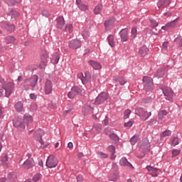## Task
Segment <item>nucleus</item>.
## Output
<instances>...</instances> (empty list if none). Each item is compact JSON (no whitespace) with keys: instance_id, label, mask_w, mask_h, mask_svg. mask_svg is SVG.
<instances>
[{"instance_id":"nucleus-1","label":"nucleus","mask_w":182,"mask_h":182,"mask_svg":"<svg viewBox=\"0 0 182 182\" xmlns=\"http://www.w3.org/2000/svg\"><path fill=\"white\" fill-rule=\"evenodd\" d=\"M25 161L23 163V167L24 168H26L28 170V168H32L35 166V160H33V158H32V154H26L25 156Z\"/></svg>"},{"instance_id":"nucleus-2","label":"nucleus","mask_w":182,"mask_h":182,"mask_svg":"<svg viewBox=\"0 0 182 182\" xmlns=\"http://www.w3.org/2000/svg\"><path fill=\"white\" fill-rule=\"evenodd\" d=\"M144 89L146 92H151L153 90V79L145 76L143 77Z\"/></svg>"},{"instance_id":"nucleus-3","label":"nucleus","mask_w":182,"mask_h":182,"mask_svg":"<svg viewBox=\"0 0 182 182\" xmlns=\"http://www.w3.org/2000/svg\"><path fill=\"white\" fill-rule=\"evenodd\" d=\"M135 114L140 116L142 120H147V119L151 116V112H149L141 107H138L135 109Z\"/></svg>"},{"instance_id":"nucleus-4","label":"nucleus","mask_w":182,"mask_h":182,"mask_svg":"<svg viewBox=\"0 0 182 182\" xmlns=\"http://www.w3.org/2000/svg\"><path fill=\"white\" fill-rule=\"evenodd\" d=\"M14 87H15V83H14V82H9L3 85V88L6 92V97H9L11 95H12V92H14Z\"/></svg>"},{"instance_id":"nucleus-5","label":"nucleus","mask_w":182,"mask_h":182,"mask_svg":"<svg viewBox=\"0 0 182 182\" xmlns=\"http://www.w3.org/2000/svg\"><path fill=\"white\" fill-rule=\"evenodd\" d=\"M46 166L48 168H55L58 166V159L53 156V155H50L47 159Z\"/></svg>"},{"instance_id":"nucleus-6","label":"nucleus","mask_w":182,"mask_h":182,"mask_svg":"<svg viewBox=\"0 0 182 182\" xmlns=\"http://www.w3.org/2000/svg\"><path fill=\"white\" fill-rule=\"evenodd\" d=\"M78 79H80L83 85H86L88 82H90V79H92V76L90 75V73L85 72V74L80 73L77 74Z\"/></svg>"},{"instance_id":"nucleus-7","label":"nucleus","mask_w":182,"mask_h":182,"mask_svg":"<svg viewBox=\"0 0 182 182\" xmlns=\"http://www.w3.org/2000/svg\"><path fill=\"white\" fill-rule=\"evenodd\" d=\"M24 83H26V85H28V83H30V85L32 87V90H35V87H36V85H38L37 75H33L31 78L26 79L24 80Z\"/></svg>"},{"instance_id":"nucleus-8","label":"nucleus","mask_w":182,"mask_h":182,"mask_svg":"<svg viewBox=\"0 0 182 182\" xmlns=\"http://www.w3.org/2000/svg\"><path fill=\"white\" fill-rule=\"evenodd\" d=\"M109 97V95L106 92H102L100 93L95 100V105H100L101 103H103L107 100V98Z\"/></svg>"},{"instance_id":"nucleus-9","label":"nucleus","mask_w":182,"mask_h":182,"mask_svg":"<svg viewBox=\"0 0 182 182\" xmlns=\"http://www.w3.org/2000/svg\"><path fill=\"white\" fill-rule=\"evenodd\" d=\"M52 90H53V84L52 81L46 80L44 85V92L46 95H51Z\"/></svg>"},{"instance_id":"nucleus-10","label":"nucleus","mask_w":182,"mask_h":182,"mask_svg":"<svg viewBox=\"0 0 182 182\" xmlns=\"http://www.w3.org/2000/svg\"><path fill=\"white\" fill-rule=\"evenodd\" d=\"M43 129H38L36 132V136L40 137L39 143L41 144V149H45V147H48L49 146V144L43 142L42 141V136H43Z\"/></svg>"},{"instance_id":"nucleus-11","label":"nucleus","mask_w":182,"mask_h":182,"mask_svg":"<svg viewBox=\"0 0 182 182\" xmlns=\"http://www.w3.org/2000/svg\"><path fill=\"white\" fill-rule=\"evenodd\" d=\"M68 46L69 48H70V49L76 50V49H79V48H81L82 42H80V41H79L78 39H73L70 41Z\"/></svg>"},{"instance_id":"nucleus-12","label":"nucleus","mask_w":182,"mask_h":182,"mask_svg":"<svg viewBox=\"0 0 182 182\" xmlns=\"http://www.w3.org/2000/svg\"><path fill=\"white\" fill-rule=\"evenodd\" d=\"M14 126L16 127L18 130H20V132L25 130V122L22 119H15L14 121Z\"/></svg>"},{"instance_id":"nucleus-13","label":"nucleus","mask_w":182,"mask_h":182,"mask_svg":"<svg viewBox=\"0 0 182 182\" xmlns=\"http://www.w3.org/2000/svg\"><path fill=\"white\" fill-rule=\"evenodd\" d=\"M82 90L78 87H73L71 90L68 92V97L69 99H74L77 95H79Z\"/></svg>"},{"instance_id":"nucleus-14","label":"nucleus","mask_w":182,"mask_h":182,"mask_svg":"<svg viewBox=\"0 0 182 182\" xmlns=\"http://www.w3.org/2000/svg\"><path fill=\"white\" fill-rule=\"evenodd\" d=\"M177 25V20H174L171 22L166 23L165 26L161 27L164 31H169V29H173Z\"/></svg>"},{"instance_id":"nucleus-15","label":"nucleus","mask_w":182,"mask_h":182,"mask_svg":"<svg viewBox=\"0 0 182 182\" xmlns=\"http://www.w3.org/2000/svg\"><path fill=\"white\" fill-rule=\"evenodd\" d=\"M163 93L164 96H166V99L167 100H171L173 99V90L170 88H166L163 90Z\"/></svg>"},{"instance_id":"nucleus-16","label":"nucleus","mask_w":182,"mask_h":182,"mask_svg":"<svg viewBox=\"0 0 182 182\" xmlns=\"http://www.w3.org/2000/svg\"><path fill=\"white\" fill-rule=\"evenodd\" d=\"M119 35L121 36L122 42H127V41L129 40V33H127V30L122 29L120 31Z\"/></svg>"},{"instance_id":"nucleus-17","label":"nucleus","mask_w":182,"mask_h":182,"mask_svg":"<svg viewBox=\"0 0 182 182\" xmlns=\"http://www.w3.org/2000/svg\"><path fill=\"white\" fill-rule=\"evenodd\" d=\"M57 28L63 31V28H65V18L62 16H59L57 18Z\"/></svg>"},{"instance_id":"nucleus-18","label":"nucleus","mask_w":182,"mask_h":182,"mask_svg":"<svg viewBox=\"0 0 182 182\" xmlns=\"http://www.w3.org/2000/svg\"><path fill=\"white\" fill-rule=\"evenodd\" d=\"M88 63L90 66H92V68H93V69H95V70L102 69V65L97 61L90 60L88 61Z\"/></svg>"},{"instance_id":"nucleus-19","label":"nucleus","mask_w":182,"mask_h":182,"mask_svg":"<svg viewBox=\"0 0 182 182\" xmlns=\"http://www.w3.org/2000/svg\"><path fill=\"white\" fill-rule=\"evenodd\" d=\"M46 65H48V55L44 54V55H41L40 67L41 68V69H43L45 68V66H46Z\"/></svg>"},{"instance_id":"nucleus-20","label":"nucleus","mask_w":182,"mask_h":182,"mask_svg":"<svg viewBox=\"0 0 182 182\" xmlns=\"http://www.w3.org/2000/svg\"><path fill=\"white\" fill-rule=\"evenodd\" d=\"M119 164L123 167H133V165H132V164H130V162L127 161V159H126V157H123L120 159Z\"/></svg>"},{"instance_id":"nucleus-21","label":"nucleus","mask_w":182,"mask_h":182,"mask_svg":"<svg viewBox=\"0 0 182 182\" xmlns=\"http://www.w3.org/2000/svg\"><path fill=\"white\" fill-rule=\"evenodd\" d=\"M23 122L26 123L27 125L31 124V123L33 122V117H32V115H30L28 114H25Z\"/></svg>"},{"instance_id":"nucleus-22","label":"nucleus","mask_w":182,"mask_h":182,"mask_svg":"<svg viewBox=\"0 0 182 182\" xmlns=\"http://www.w3.org/2000/svg\"><path fill=\"white\" fill-rule=\"evenodd\" d=\"M148 52L149 48H147L146 46H143L142 47H141L139 50V53L142 58H144V56L147 55Z\"/></svg>"},{"instance_id":"nucleus-23","label":"nucleus","mask_w":182,"mask_h":182,"mask_svg":"<svg viewBox=\"0 0 182 182\" xmlns=\"http://www.w3.org/2000/svg\"><path fill=\"white\" fill-rule=\"evenodd\" d=\"M15 109L18 112H23V110H25V108L23 107V103H22V102L18 101L14 106Z\"/></svg>"},{"instance_id":"nucleus-24","label":"nucleus","mask_w":182,"mask_h":182,"mask_svg":"<svg viewBox=\"0 0 182 182\" xmlns=\"http://www.w3.org/2000/svg\"><path fill=\"white\" fill-rule=\"evenodd\" d=\"M167 5H170V1L168 0H160L157 4L158 8H163L167 6Z\"/></svg>"},{"instance_id":"nucleus-25","label":"nucleus","mask_w":182,"mask_h":182,"mask_svg":"<svg viewBox=\"0 0 182 182\" xmlns=\"http://www.w3.org/2000/svg\"><path fill=\"white\" fill-rule=\"evenodd\" d=\"M51 59V62L52 63H53V65H57V63H59V54L58 53H55L53 55Z\"/></svg>"},{"instance_id":"nucleus-26","label":"nucleus","mask_w":182,"mask_h":182,"mask_svg":"<svg viewBox=\"0 0 182 182\" xmlns=\"http://www.w3.org/2000/svg\"><path fill=\"white\" fill-rule=\"evenodd\" d=\"M76 4L78 6V8L80 9H81V11H86L87 9V6H86L85 4H84L82 2V0H77L76 1Z\"/></svg>"},{"instance_id":"nucleus-27","label":"nucleus","mask_w":182,"mask_h":182,"mask_svg":"<svg viewBox=\"0 0 182 182\" xmlns=\"http://www.w3.org/2000/svg\"><path fill=\"white\" fill-rule=\"evenodd\" d=\"M107 41H108L109 46H111V48H114V46H116V42H114V36H109L107 37Z\"/></svg>"},{"instance_id":"nucleus-28","label":"nucleus","mask_w":182,"mask_h":182,"mask_svg":"<svg viewBox=\"0 0 182 182\" xmlns=\"http://www.w3.org/2000/svg\"><path fill=\"white\" fill-rule=\"evenodd\" d=\"M4 26L8 32L12 33L15 31V26L14 24L5 23Z\"/></svg>"},{"instance_id":"nucleus-29","label":"nucleus","mask_w":182,"mask_h":182,"mask_svg":"<svg viewBox=\"0 0 182 182\" xmlns=\"http://www.w3.org/2000/svg\"><path fill=\"white\" fill-rule=\"evenodd\" d=\"M9 16L12 18H18L19 16V13L16 11H14L13 9H9V12L8 14Z\"/></svg>"},{"instance_id":"nucleus-30","label":"nucleus","mask_w":182,"mask_h":182,"mask_svg":"<svg viewBox=\"0 0 182 182\" xmlns=\"http://www.w3.org/2000/svg\"><path fill=\"white\" fill-rule=\"evenodd\" d=\"M15 41H16L15 37L12 36H9L5 38V41H6V43H7V45H9V43H14Z\"/></svg>"},{"instance_id":"nucleus-31","label":"nucleus","mask_w":182,"mask_h":182,"mask_svg":"<svg viewBox=\"0 0 182 182\" xmlns=\"http://www.w3.org/2000/svg\"><path fill=\"white\" fill-rule=\"evenodd\" d=\"M102 9H103V6L102 4H98L94 9L95 15H99V14L102 12Z\"/></svg>"},{"instance_id":"nucleus-32","label":"nucleus","mask_w":182,"mask_h":182,"mask_svg":"<svg viewBox=\"0 0 182 182\" xmlns=\"http://www.w3.org/2000/svg\"><path fill=\"white\" fill-rule=\"evenodd\" d=\"M8 178L10 182L15 181L16 180V173H9Z\"/></svg>"},{"instance_id":"nucleus-33","label":"nucleus","mask_w":182,"mask_h":182,"mask_svg":"<svg viewBox=\"0 0 182 182\" xmlns=\"http://www.w3.org/2000/svg\"><path fill=\"white\" fill-rule=\"evenodd\" d=\"M93 129H95L96 132L100 133V132H102V126L100 124H94Z\"/></svg>"},{"instance_id":"nucleus-34","label":"nucleus","mask_w":182,"mask_h":182,"mask_svg":"<svg viewBox=\"0 0 182 182\" xmlns=\"http://www.w3.org/2000/svg\"><path fill=\"white\" fill-rule=\"evenodd\" d=\"M111 181H116V180H117L119 178V173H117V171H116V173L112 174L109 177Z\"/></svg>"},{"instance_id":"nucleus-35","label":"nucleus","mask_w":182,"mask_h":182,"mask_svg":"<svg viewBox=\"0 0 182 182\" xmlns=\"http://www.w3.org/2000/svg\"><path fill=\"white\" fill-rule=\"evenodd\" d=\"M63 31H68L70 33H72L73 31V26H72V24H68L63 29Z\"/></svg>"},{"instance_id":"nucleus-36","label":"nucleus","mask_w":182,"mask_h":182,"mask_svg":"<svg viewBox=\"0 0 182 182\" xmlns=\"http://www.w3.org/2000/svg\"><path fill=\"white\" fill-rule=\"evenodd\" d=\"M164 116H167V111L162 110L159 113V118L161 120H163V119H164Z\"/></svg>"},{"instance_id":"nucleus-37","label":"nucleus","mask_w":182,"mask_h":182,"mask_svg":"<svg viewBox=\"0 0 182 182\" xmlns=\"http://www.w3.org/2000/svg\"><path fill=\"white\" fill-rule=\"evenodd\" d=\"M168 136H171V131L166 130L165 132H162L161 134V137H168Z\"/></svg>"},{"instance_id":"nucleus-38","label":"nucleus","mask_w":182,"mask_h":182,"mask_svg":"<svg viewBox=\"0 0 182 182\" xmlns=\"http://www.w3.org/2000/svg\"><path fill=\"white\" fill-rule=\"evenodd\" d=\"M131 36L132 38H136L137 36V28L136 27H133L131 31Z\"/></svg>"},{"instance_id":"nucleus-39","label":"nucleus","mask_w":182,"mask_h":182,"mask_svg":"<svg viewBox=\"0 0 182 182\" xmlns=\"http://www.w3.org/2000/svg\"><path fill=\"white\" fill-rule=\"evenodd\" d=\"M113 23H114V18L108 19L105 22V26H110V25H113Z\"/></svg>"},{"instance_id":"nucleus-40","label":"nucleus","mask_w":182,"mask_h":182,"mask_svg":"<svg viewBox=\"0 0 182 182\" xmlns=\"http://www.w3.org/2000/svg\"><path fill=\"white\" fill-rule=\"evenodd\" d=\"M41 178H42V174L41 173H37L33 177V180L35 182L39 181Z\"/></svg>"},{"instance_id":"nucleus-41","label":"nucleus","mask_w":182,"mask_h":182,"mask_svg":"<svg viewBox=\"0 0 182 182\" xmlns=\"http://www.w3.org/2000/svg\"><path fill=\"white\" fill-rule=\"evenodd\" d=\"M137 140H139V136L135 135V136H134L133 137L131 138L130 143L132 145H134V144H136V143H137Z\"/></svg>"},{"instance_id":"nucleus-42","label":"nucleus","mask_w":182,"mask_h":182,"mask_svg":"<svg viewBox=\"0 0 182 182\" xmlns=\"http://www.w3.org/2000/svg\"><path fill=\"white\" fill-rule=\"evenodd\" d=\"M179 141H178V138L177 137H173L172 141H171V146H173V147H175V146H177V144H178Z\"/></svg>"},{"instance_id":"nucleus-43","label":"nucleus","mask_w":182,"mask_h":182,"mask_svg":"<svg viewBox=\"0 0 182 182\" xmlns=\"http://www.w3.org/2000/svg\"><path fill=\"white\" fill-rule=\"evenodd\" d=\"M109 137H110L111 140H114V141H119V136H117V135H116V134H111L109 135Z\"/></svg>"},{"instance_id":"nucleus-44","label":"nucleus","mask_w":182,"mask_h":182,"mask_svg":"<svg viewBox=\"0 0 182 182\" xmlns=\"http://www.w3.org/2000/svg\"><path fill=\"white\" fill-rule=\"evenodd\" d=\"M92 110H93V108H92V107H90V105H85L84 107L85 113H90V112H92Z\"/></svg>"},{"instance_id":"nucleus-45","label":"nucleus","mask_w":182,"mask_h":182,"mask_svg":"<svg viewBox=\"0 0 182 182\" xmlns=\"http://www.w3.org/2000/svg\"><path fill=\"white\" fill-rule=\"evenodd\" d=\"M130 113H132V111L130 109L125 110V112H124V119H129Z\"/></svg>"},{"instance_id":"nucleus-46","label":"nucleus","mask_w":182,"mask_h":182,"mask_svg":"<svg viewBox=\"0 0 182 182\" xmlns=\"http://www.w3.org/2000/svg\"><path fill=\"white\" fill-rule=\"evenodd\" d=\"M98 156L101 158V159H107V157H109V155H107V154H105L102 151H99L98 152Z\"/></svg>"},{"instance_id":"nucleus-47","label":"nucleus","mask_w":182,"mask_h":182,"mask_svg":"<svg viewBox=\"0 0 182 182\" xmlns=\"http://www.w3.org/2000/svg\"><path fill=\"white\" fill-rule=\"evenodd\" d=\"M181 152V151L180 149H173L172 150V156L173 157H176V156H178V154H180Z\"/></svg>"},{"instance_id":"nucleus-48","label":"nucleus","mask_w":182,"mask_h":182,"mask_svg":"<svg viewBox=\"0 0 182 182\" xmlns=\"http://www.w3.org/2000/svg\"><path fill=\"white\" fill-rule=\"evenodd\" d=\"M151 27L152 28V29H154V28L159 26V23L154 20H151Z\"/></svg>"},{"instance_id":"nucleus-49","label":"nucleus","mask_w":182,"mask_h":182,"mask_svg":"<svg viewBox=\"0 0 182 182\" xmlns=\"http://www.w3.org/2000/svg\"><path fill=\"white\" fill-rule=\"evenodd\" d=\"M146 170H148V171H151L152 173H156V171H157V168H154L150 166H146Z\"/></svg>"},{"instance_id":"nucleus-50","label":"nucleus","mask_w":182,"mask_h":182,"mask_svg":"<svg viewBox=\"0 0 182 182\" xmlns=\"http://www.w3.org/2000/svg\"><path fill=\"white\" fill-rule=\"evenodd\" d=\"M108 150H109V151H110V153H116V149L112 145H111L108 147Z\"/></svg>"},{"instance_id":"nucleus-51","label":"nucleus","mask_w":182,"mask_h":182,"mask_svg":"<svg viewBox=\"0 0 182 182\" xmlns=\"http://www.w3.org/2000/svg\"><path fill=\"white\" fill-rule=\"evenodd\" d=\"M133 126V122L132 121H129L128 122H126L124 124V127H128V129H129V127H132Z\"/></svg>"},{"instance_id":"nucleus-52","label":"nucleus","mask_w":182,"mask_h":182,"mask_svg":"<svg viewBox=\"0 0 182 182\" xmlns=\"http://www.w3.org/2000/svg\"><path fill=\"white\" fill-rule=\"evenodd\" d=\"M6 2H7L9 5H15V4H16V0H6Z\"/></svg>"},{"instance_id":"nucleus-53","label":"nucleus","mask_w":182,"mask_h":182,"mask_svg":"<svg viewBox=\"0 0 182 182\" xmlns=\"http://www.w3.org/2000/svg\"><path fill=\"white\" fill-rule=\"evenodd\" d=\"M174 42H176L180 45V46H182V38H175Z\"/></svg>"},{"instance_id":"nucleus-54","label":"nucleus","mask_w":182,"mask_h":182,"mask_svg":"<svg viewBox=\"0 0 182 182\" xmlns=\"http://www.w3.org/2000/svg\"><path fill=\"white\" fill-rule=\"evenodd\" d=\"M42 15L43 16H46V18H48V16H49V11H46V10H43L42 11Z\"/></svg>"},{"instance_id":"nucleus-55","label":"nucleus","mask_w":182,"mask_h":182,"mask_svg":"<svg viewBox=\"0 0 182 182\" xmlns=\"http://www.w3.org/2000/svg\"><path fill=\"white\" fill-rule=\"evenodd\" d=\"M119 83L122 86H123V85H124L125 83H127L126 80H124V78L123 77H120L119 78Z\"/></svg>"},{"instance_id":"nucleus-56","label":"nucleus","mask_w":182,"mask_h":182,"mask_svg":"<svg viewBox=\"0 0 182 182\" xmlns=\"http://www.w3.org/2000/svg\"><path fill=\"white\" fill-rule=\"evenodd\" d=\"M82 36H83L84 39H87V36H89V33L88 32H82Z\"/></svg>"},{"instance_id":"nucleus-57","label":"nucleus","mask_w":182,"mask_h":182,"mask_svg":"<svg viewBox=\"0 0 182 182\" xmlns=\"http://www.w3.org/2000/svg\"><path fill=\"white\" fill-rule=\"evenodd\" d=\"M112 168L114 170V171H117L118 170V167H117V164H112Z\"/></svg>"},{"instance_id":"nucleus-58","label":"nucleus","mask_w":182,"mask_h":182,"mask_svg":"<svg viewBox=\"0 0 182 182\" xmlns=\"http://www.w3.org/2000/svg\"><path fill=\"white\" fill-rule=\"evenodd\" d=\"M5 50H6V46H0V52H5Z\"/></svg>"},{"instance_id":"nucleus-59","label":"nucleus","mask_w":182,"mask_h":182,"mask_svg":"<svg viewBox=\"0 0 182 182\" xmlns=\"http://www.w3.org/2000/svg\"><path fill=\"white\" fill-rule=\"evenodd\" d=\"M77 181H83V176H82V175H78V176H77Z\"/></svg>"},{"instance_id":"nucleus-60","label":"nucleus","mask_w":182,"mask_h":182,"mask_svg":"<svg viewBox=\"0 0 182 182\" xmlns=\"http://www.w3.org/2000/svg\"><path fill=\"white\" fill-rule=\"evenodd\" d=\"M162 46H163L164 49H166V48H168V42L165 41V42L163 43Z\"/></svg>"},{"instance_id":"nucleus-61","label":"nucleus","mask_w":182,"mask_h":182,"mask_svg":"<svg viewBox=\"0 0 182 182\" xmlns=\"http://www.w3.org/2000/svg\"><path fill=\"white\" fill-rule=\"evenodd\" d=\"M1 161L3 163H6V161H8V156H5L2 159H1Z\"/></svg>"},{"instance_id":"nucleus-62","label":"nucleus","mask_w":182,"mask_h":182,"mask_svg":"<svg viewBox=\"0 0 182 182\" xmlns=\"http://www.w3.org/2000/svg\"><path fill=\"white\" fill-rule=\"evenodd\" d=\"M159 77H163L164 76V71L161 70V73H158Z\"/></svg>"},{"instance_id":"nucleus-63","label":"nucleus","mask_w":182,"mask_h":182,"mask_svg":"<svg viewBox=\"0 0 182 182\" xmlns=\"http://www.w3.org/2000/svg\"><path fill=\"white\" fill-rule=\"evenodd\" d=\"M30 97L31 99H32L33 100L36 99V95H35V94L32 93V94H30Z\"/></svg>"},{"instance_id":"nucleus-64","label":"nucleus","mask_w":182,"mask_h":182,"mask_svg":"<svg viewBox=\"0 0 182 182\" xmlns=\"http://www.w3.org/2000/svg\"><path fill=\"white\" fill-rule=\"evenodd\" d=\"M68 147L69 149H73V143L69 142V143L68 144Z\"/></svg>"}]
</instances>
